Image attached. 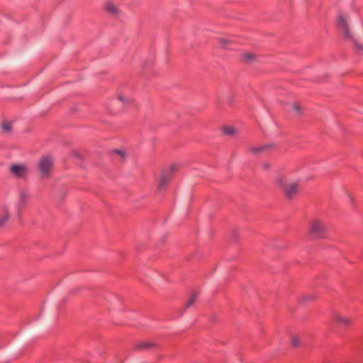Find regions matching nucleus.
Returning <instances> with one entry per match:
<instances>
[{"mask_svg": "<svg viewBox=\"0 0 363 363\" xmlns=\"http://www.w3.org/2000/svg\"><path fill=\"white\" fill-rule=\"evenodd\" d=\"M276 185L280 188L289 201L295 199L299 193V185L295 182H287L283 177H279L275 181Z\"/></svg>", "mask_w": 363, "mask_h": 363, "instance_id": "f257e3e1", "label": "nucleus"}, {"mask_svg": "<svg viewBox=\"0 0 363 363\" xmlns=\"http://www.w3.org/2000/svg\"><path fill=\"white\" fill-rule=\"evenodd\" d=\"M328 232L327 223L322 219L315 218L309 226L308 233L311 238L321 240L326 238Z\"/></svg>", "mask_w": 363, "mask_h": 363, "instance_id": "f03ea898", "label": "nucleus"}, {"mask_svg": "<svg viewBox=\"0 0 363 363\" xmlns=\"http://www.w3.org/2000/svg\"><path fill=\"white\" fill-rule=\"evenodd\" d=\"M337 23L339 27L342 30L344 36L347 39L352 40L355 45L357 50L362 53L363 52V45L358 43L356 40L353 39L352 33L347 26V21L342 14H340L337 18Z\"/></svg>", "mask_w": 363, "mask_h": 363, "instance_id": "7ed1b4c3", "label": "nucleus"}, {"mask_svg": "<svg viewBox=\"0 0 363 363\" xmlns=\"http://www.w3.org/2000/svg\"><path fill=\"white\" fill-rule=\"evenodd\" d=\"M53 164V160L51 155H46L43 156L38 164V170L42 177L49 176V172Z\"/></svg>", "mask_w": 363, "mask_h": 363, "instance_id": "20e7f679", "label": "nucleus"}, {"mask_svg": "<svg viewBox=\"0 0 363 363\" xmlns=\"http://www.w3.org/2000/svg\"><path fill=\"white\" fill-rule=\"evenodd\" d=\"M274 147V143H267L259 147H250L247 149V152L253 155L260 156L273 150Z\"/></svg>", "mask_w": 363, "mask_h": 363, "instance_id": "39448f33", "label": "nucleus"}, {"mask_svg": "<svg viewBox=\"0 0 363 363\" xmlns=\"http://www.w3.org/2000/svg\"><path fill=\"white\" fill-rule=\"evenodd\" d=\"M10 171L14 177L17 178H22L26 173V169L21 164H13L10 167Z\"/></svg>", "mask_w": 363, "mask_h": 363, "instance_id": "423d86ee", "label": "nucleus"}, {"mask_svg": "<svg viewBox=\"0 0 363 363\" xmlns=\"http://www.w3.org/2000/svg\"><path fill=\"white\" fill-rule=\"evenodd\" d=\"M28 199V194L24 190H21L19 193V201L16 203V208L18 210V213H20V211L22 208H23L26 204Z\"/></svg>", "mask_w": 363, "mask_h": 363, "instance_id": "0eeeda50", "label": "nucleus"}, {"mask_svg": "<svg viewBox=\"0 0 363 363\" xmlns=\"http://www.w3.org/2000/svg\"><path fill=\"white\" fill-rule=\"evenodd\" d=\"M131 102V99L129 98H125L122 95H119L117 99H114L112 103L113 105H117L118 104H121L122 106H125L129 104Z\"/></svg>", "mask_w": 363, "mask_h": 363, "instance_id": "6e6552de", "label": "nucleus"}, {"mask_svg": "<svg viewBox=\"0 0 363 363\" xmlns=\"http://www.w3.org/2000/svg\"><path fill=\"white\" fill-rule=\"evenodd\" d=\"M169 180V175L166 173H162L160 182L158 183V188L162 190L167 184Z\"/></svg>", "mask_w": 363, "mask_h": 363, "instance_id": "1a4fd4ad", "label": "nucleus"}, {"mask_svg": "<svg viewBox=\"0 0 363 363\" xmlns=\"http://www.w3.org/2000/svg\"><path fill=\"white\" fill-rule=\"evenodd\" d=\"M335 320L343 327H347L350 324V320L343 316L337 315Z\"/></svg>", "mask_w": 363, "mask_h": 363, "instance_id": "9d476101", "label": "nucleus"}, {"mask_svg": "<svg viewBox=\"0 0 363 363\" xmlns=\"http://www.w3.org/2000/svg\"><path fill=\"white\" fill-rule=\"evenodd\" d=\"M155 346L154 343L150 342H145L140 343L137 345V348L139 350H146L149 348H152Z\"/></svg>", "mask_w": 363, "mask_h": 363, "instance_id": "9b49d317", "label": "nucleus"}, {"mask_svg": "<svg viewBox=\"0 0 363 363\" xmlns=\"http://www.w3.org/2000/svg\"><path fill=\"white\" fill-rule=\"evenodd\" d=\"M198 294L196 293H193L187 301L185 308H188L191 306L197 300Z\"/></svg>", "mask_w": 363, "mask_h": 363, "instance_id": "f8f14e48", "label": "nucleus"}, {"mask_svg": "<svg viewBox=\"0 0 363 363\" xmlns=\"http://www.w3.org/2000/svg\"><path fill=\"white\" fill-rule=\"evenodd\" d=\"M315 298V294H308L306 296H303L300 301L301 303H307L308 302L312 301Z\"/></svg>", "mask_w": 363, "mask_h": 363, "instance_id": "ddd939ff", "label": "nucleus"}, {"mask_svg": "<svg viewBox=\"0 0 363 363\" xmlns=\"http://www.w3.org/2000/svg\"><path fill=\"white\" fill-rule=\"evenodd\" d=\"M223 133L228 135H233L235 133V130L233 127H225L223 130Z\"/></svg>", "mask_w": 363, "mask_h": 363, "instance_id": "4468645a", "label": "nucleus"}, {"mask_svg": "<svg viewBox=\"0 0 363 363\" xmlns=\"http://www.w3.org/2000/svg\"><path fill=\"white\" fill-rule=\"evenodd\" d=\"M106 9L110 13H116L117 12V9L113 4H107Z\"/></svg>", "mask_w": 363, "mask_h": 363, "instance_id": "2eb2a0df", "label": "nucleus"}, {"mask_svg": "<svg viewBox=\"0 0 363 363\" xmlns=\"http://www.w3.org/2000/svg\"><path fill=\"white\" fill-rule=\"evenodd\" d=\"M220 46L223 49H227L228 47V44L230 43V40L224 38L220 39Z\"/></svg>", "mask_w": 363, "mask_h": 363, "instance_id": "dca6fc26", "label": "nucleus"}, {"mask_svg": "<svg viewBox=\"0 0 363 363\" xmlns=\"http://www.w3.org/2000/svg\"><path fill=\"white\" fill-rule=\"evenodd\" d=\"M300 344V340L298 337H293L291 338V345L294 347L298 346Z\"/></svg>", "mask_w": 363, "mask_h": 363, "instance_id": "f3484780", "label": "nucleus"}, {"mask_svg": "<svg viewBox=\"0 0 363 363\" xmlns=\"http://www.w3.org/2000/svg\"><path fill=\"white\" fill-rule=\"evenodd\" d=\"M1 128L9 132L11 130V124L9 123V122H6V123H4L2 125H1Z\"/></svg>", "mask_w": 363, "mask_h": 363, "instance_id": "a211bd4d", "label": "nucleus"}, {"mask_svg": "<svg viewBox=\"0 0 363 363\" xmlns=\"http://www.w3.org/2000/svg\"><path fill=\"white\" fill-rule=\"evenodd\" d=\"M8 219H9L8 214L0 216V227H1Z\"/></svg>", "mask_w": 363, "mask_h": 363, "instance_id": "6ab92c4d", "label": "nucleus"}, {"mask_svg": "<svg viewBox=\"0 0 363 363\" xmlns=\"http://www.w3.org/2000/svg\"><path fill=\"white\" fill-rule=\"evenodd\" d=\"M243 59L245 60V61H250L253 59V55L252 54H245L243 55Z\"/></svg>", "mask_w": 363, "mask_h": 363, "instance_id": "aec40b11", "label": "nucleus"}, {"mask_svg": "<svg viewBox=\"0 0 363 363\" xmlns=\"http://www.w3.org/2000/svg\"><path fill=\"white\" fill-rule=\"evenodd\" d=\"M114 152L119 155L120 156H121L122 157H125V152L123 151V150H114Z\"/></svg>", "mask_w": 363, "mask_h": 363, "instance_id": "412c9836", "label": "nucleus"}, {"mask_svg": "<svg viewBox=\"0 0 363 363\" xmlns=\"http://www.w3.org/2000/svg\"><path fill=\"white\" fill-rule=\"evenodd\" d=\"M177 164H172L169 169V173L173 172L175 169H177Z\"/></svg>", "mask_w": 363, "mask_h": 363, "instance_id": "4be33fe9", "label": "nucleus"}, {"mask_svg": "<svg viewBox=\"0 0 363 363\" xmlns=\"http://www.w3.org/2000/svg\"><path fill=\"white\" fill-rule=\"evenodd\" d=\"M262 167L264 169H268L270 167V164L268 162L263 163Z\"/></svg>", "mask_w": 363, "mask_h": 363, "instance_id": "5701e85b", "label": "nucleus"}, {"mask_svg": "<svg viewBox=\"0 0 363 363\" xmlns=\"http://www.w3.org/2000/svg\"><path fill=\"white\" fill-rule=\"evenodd\" d=\"M292 108L296 112H299L300 111V108H299V106L297 104H294L292 106Z\"/></svg>", "mask_w": 363, "mask_h": 363, "instance_id": "b1692460", "label": "nucleus"}, {"mask_svg": "<svg viewBox=\"0 0 363 363\" xmlns=\"http://www.w3.org/2000/svg\"><path fill=\"white\" fill-rule=\"evenodd\" d=\"M228 102L229 104H231L233 103V99H229L228 100Z\"/></svg>", "mask_w": 363, "mask_h": 363, "instance_id": "393cba45", "label": "nucleus"}]
</instances>
